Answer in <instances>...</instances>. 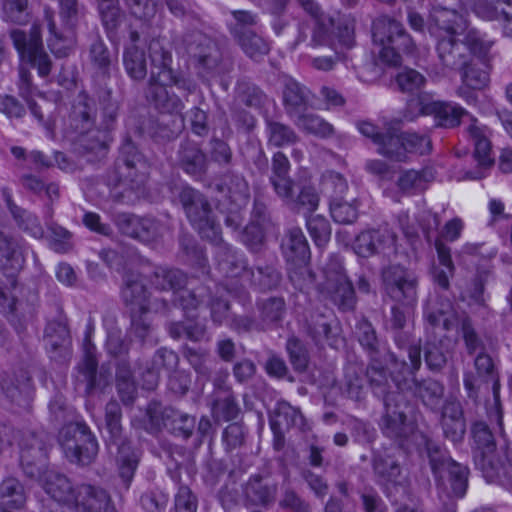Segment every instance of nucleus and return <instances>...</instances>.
<instances>
[{
	"label": "nucleus",
	"instance_id": "4be33fe9",
	"mask_svg": "<svg viewBox=\"0 0 512 512\" xmlns=\"http://www.w3.org/2000/svg\"><path fill=\"white\" fill-rule=\"evenodd\" d=\"M176 163L184 173L195 179H202L207 174L209 167L206 153L199 144L189 139L180 143Z\"/></svg>",
	"mask_w": 512,
	"mask_h": 512
},
{
	"label": "nucleus",
	"instance_id": "09e8293b",
	"mask_svg": "<svg viewBox=\"0 0 512 512\" xmlns=\"http://www.w3.org/2000/svg\"><path fill=\"white\" fill-rule=\"evenodd\" d=\"M386 330L392 334L394 343L400 349L405 348L412 340L409 317L405 310L397 305L391 308L390 317L386 321Z\"/></svg>",
	"mask_w": 512,
	"mask_h": 512
},
{
	"label": "nucleus",
	"instance_id": "680f3d73",
	"mask_svg": "<svg viewBox=\"0 0 512 512\" xmlns=\"http://www.w3.org/2000/svg\"><path fill=\"white\" fill-rule=\"evenodd\" d=\"M215 245L219 248L218 267L224 275L236 277L246 269L245 261L222 238L221 242Z\"/></svg>",
	"mask_w": 512,
	"mask_h": 512
},
{
	"label": "nucleus",
	"instance_id": "bb28decb",
	"mask_svg": "<svg viewBox=\"0 0 512 512\" xmlns=\"http://www.w3.org/2000/svg\"><path fill=\"white\" fill-rule=\"evenodd\" d=\"M467 29V21L459 12L445 7H435L430 16L431 33L444 32V36L456 37Z\"/></svg>",
	"mask_w": 512,
	"mask_h": 512
},
{
	"label": "nucleus",
	"instance_id": "c9c22d12",
	"mask_svg": "<svg viewBox=\"0 0 512 512\" xmlns=\"http://www.w3.org/2000/svg\"><path fill=\"white\" fill-rule=\"evenodd\" d=\"M396 235L389 230H366L361 232L354 241V251L360 257L368 258L379 253L386 243L393 244Z\"/></svg>",
	"mask_w": 512,
	"mask_h": 512
},
{
	"label": "nucleus",
	"instance_id": "052dcab7",
	"mask_svg": "<svg viewBox=\"0 0 512 512\" xmlns=\"http://www.w3.org/2000/svg\"><path fill=\"white\" fill-rule=\"evenodd\" d=\"M250 281L262 292L276 290L282 282V274L272 265L256 266L250 269Z\"/></svg>",
	"mask_w": 512,
	"mask_h": 512
},
{
	"label": "nucleus",
	"instance_id": "f03ea898",
	"mask_svg": "<svg viewBox=\"0 0 512 512\" xmlns=\"http://www.w3.org/2000/svg\"><path fill=\"white\" fill-rule=\"evenodd\" d=\"M120 108V101L109 88L98 89L94 96L80 91L72 103L70 125L79 134L111 132L116 128Z\"/></svg>",
	"mask_w": 512,
	"mask_h": 512
},
{
	"label": "nucleus",
	"instance_id": "412c9836",
	"mask_svg": "<svg viewBox=\"0 0 512 512\" xmlns=\"http://www.w3.org/2000/svg\"><path fill=\"white\" fill-rule=\"evenodd\" d=\"M439 411L443 437L454 444L462 443L466 434V420L460 402L446 399Z\"/></svg>",
	"mask_w": 512,
	"mask_h": 512
},
{
	"label": "nucleus",
	"instance_id": "c756f323",
	"mask_svg": "<svg viewBox=\"0 0 512 512\" xmlns=\"http://www.w3.org/2000/svg\"><path fill=\"white\" fill-rule=\"evenodd\" d=\"M281 251L287 264H309L310 248L305 235L298 227L291 228L284 235Z\"/></svg>",
	"mask_w": 512,
	"mask_h": 512
},
{
	"label": "nucleus",
	"instance_id": "f257e3e1",
	"mask_svg": "<svg viewBox=\"0 0 512 512\" xmlns=\"http://www.w3.org/2000/svg\"><path fill=\"white\" fill-rule=\"evenodd\" d=\"M149 57L151 72L144 88V97L149 105L158 112L175 115L179 118V124H176L175 121L170 124L161 119L152 124L149 130L151 138L156 142H167L181 132L184 123L182 110L185 107L182 99L170 89L175 86L177 89L191 94L195 91L196 84L172 68V54L158 39H153L150 42Z\"/></svg>",
	"mask_w": 512,
	"mask_h": 512
},
{
	"label": "nucleus",
	"instance_id": "7c9ffc66",
	"mask_svg": "<svg viewBox=\"0 0 512 512\" xmlns=\"http://www.w3.org/2000/svg\"><path fill=\"white\" fill-rule=\"evenodd\" d=\"M410 389L423 406L434 413L439 412L445 393L442 382L430 377L423 379L413 377Z\"/></svg>",
	"mask_w": 512,
	"mask_h": 512
},
{
	"label": "nucleus",
	"instance_id": "49530a36",
	"mask_svg": "<svg viewBox=\"0 0 512 512\" xmlns=\"http://www.w3.org/2000/svg\"><path fill=\"white\" fill-rule=\"evenodd\" d=\"M469 468L457 461H453L445 468L444 479L447 485L437 487L449 498H462L468 488Z\"/></svg>",
	"mask_w": 512,
	"mask_h": 512
},
{
	"label": "nucleus",
	"instance_id": "bf43d9fd",
	"mask_svg": "<svg viewBox=\"0 0 512 512\" xmlns=\"http://www.w3.org/2000/svg\"><path fill=\"white\" fill-rule=\"evenodd\" d=\"M24 243L21 239L12 235H6L0 241V256L5 260V265L13 271H19L24 267Z\"/></svg>",
	"mask_w": 512,
	"mask_h": 512
},
{
	"label": "nucleus",
	"instance_id": "39448f33",
	"mask_svg": "<svg viewBox=\"0 0 512 512\" xmlns=\"http://www.w3.org/2000/svg\"><path fill=\"white\" fill-rule=\"evenodd\" d=\"M177 201L190 224L202 238L212 244L221 242L220 225L217 223L212 205L204 193L191 186H183L177 195Z\"/></svg>",
	"mask_w": 512,
	"mask_h": 512
},
{
	"label": "nucleus",
	"instance_id": "8fccbe9b",
	"mask_svg": "<svg viewBox=\"0 0 512 512\" xmlns=\"http://www.w3.org/2000/svg\"><path fill=\"white\" fill-rule=\"evenodd\" d=\"M435 179L432 168L426 167L421 170H406L397 180L399 190L404 194L415 195L424 192L428 184Z\"/></svg>",
	"mask_w": 512,
	"mask_h": 512
},
{
	"label": "nucleus",
	"instance_id": "ea45409f",
	"mask_svg": "<svg viewBox=\"0 0 512 512\" xmlns=\"http://www.w3.org/2000/svg\"><path fill=\"white\" fill-rule=\"evenodd\" d=\"M445 338L436 334H427L423 345L424 361L427 368L434 373L441 372L447 365L451 352L445 344Z\"/></svg>",
	"mask_w": 512,
	"mask_h": 512
},
{
	"label": "nucleus",
	"instance_id": "a211bd4d",
	"mask_svg": "<svg viewBox=\"0 0 512 512\" xmlns=\"http://www.w3.org/2000/svg\"><path fill=\"white\" fill-rule=\"evenodd\" d=\"M423 316L427 334H436L435 330L440 326L444 331H450L454 328L457 320L452 302L441 295L430 296L427 299Z\"/></svg>",
	"mask_w": 512,
	"mask_h": 512
},
{
	"label": "nucleus",
	"instance_id": "338daca9",
	"mask_svg": "<svg viewBox=\"0 0 512 512\" xmlns=\"http://www.w3.org/2000/svg\"><path fill=\"white\" fill-rule=\"evenodd\" d=\"M289 169L290 162L286 155L282 152H276L272 158V174L269 178L276 194L281 193L286 187L295 182L288 176Z\"/></svg>",
	"mask_w": 512,
	"mask_h": 512
},
{
	"label": "nucleus",
	"instance_id": "20e7f679",
	"mask_svg": "<svg viewBox=\"0 0 512 512\" xmlns=\"http://www.w3.org/2000/svg\"><path fill=\"white\" fill-rule=\"evenodd\" d=\"M372 38L374 44L380 47V59L390 66H400L402 56L411 54L415 44L402 23L389 18H377L372 24Z\"/></svg>",
	"mask_w": 512,
	"mask_h": 512
},
{
	"label": "nucleus",
	"instance_id": "423d86ee",
	"mask_svg": "<svg viewBox=\"0 0 512 512\" xmlns=\"http://www.w3.org/2000/svg\"><path fill=\"white\" fill-rule=\"evenodd\" d=\"M397 390L385 399L384 412L380 418L379 427L386 438L403 448L414 434L416 425L409 420L408 413L412 410L411 402L399 389L401 383L393 377Z\"/></svg>",
	"mask_w": 512,
	"mask_h": 512
},
{
	"label": "nucleus",
	"instance_id": "de8ad7c7",
	"mask_svg": "<svg viewBox=\"0 0 512 512\" xmlns=\"http://www.w3.org/2000/svg\"><path fill=\"white\" fill-rule=\"evenodd\" d=\"M233 40L239 45L243 53L254 61H261L270 52V43L254 29L249 31H236Z\"/></svg>",
	"mask_w": 512,
	"mask_h": 512
},
{
	"label": "nucleus",
	"instance_id": "1a4fd4ad",
	"mask_svg": "<svg viewBox=\"0 0 512 512\" xmlns=\"http://www.w3.org/2000/svg\"><path fill=\"white\" fill-rule=\"evenodd\" d=\"M322 293L343 312L354 310L357 302L352 282L340 260L331 258L323 268Z\"/></svg>",
	"mask_w": 512,
	"mask_h": 512
},
{
	"label": "nucleus",
	"instance_id": "e2e57ef3",
	"mask_svg": "<svg viewBox=\"0 0 512 512\" xmlns=\"http://www.w3.org/2000/svg\"><path fill=\"white\" fill-rule=\"evenodd\" d=\"M97 11L107 34L115 33L123 21L124 11L119 0H96Z\"/></svg>",
	"mask_w": 512,
	"mask_h": 512
},
{
	"label": "nucleus",
	"instance_id": "69168bd1",
	"mask_svg": "<svg viewBox=\"0 0 512 512\" xmlns=\"http://www.w3.org/2000/svg\"><path fill=\"white\" fill-rule=\"evenodd\" d=\"M330 214L336 223L353 224L359 216V203L356 199L348 201L338 195L331 196Z\"/></svg>",
	"mask_w": 512,
	"mask_h": 512
},
{
	"label": "nucleus",
	"instance_id": "0eeeda50",
	"mask_svg": "<svg viewBox=\"0 0 512 512\" xmlns=\"http://www.w3.org/2000/svg\"><path fill=\"white\" fill-rule=\"evenodd\" d=\"M147 174L148 164L144 155L130 137L125 138L119 148L115 167L108 175V185L113 188L124 186L125 190H138L144 185Z\"/></svg>",
	"mask_w": 512,
	"mask_h": 512
},
{
	"label": "nucleus",
	"instance_id": "ddd939ff",
	"mask_svg": "<svg viewBox=\"0 0 512 512\" xmlns=\"http://www.w3.org/2000/svg\"><path fill=\"white\" fill-rule=\"evenodd\" d=\"M10 37L21 58L36 68L41 77H46L52 69V60L43 47L39 26L33 25L26 33L20 29H13Z\"/></svg>",
	"mask_w": 512,
	"mask_h": 512
},
{
	"label": "nucleus",
	"instance_id": "a878e982",
	"mask_svg": "<svg viewBox=\"0 0 512 512\" xmlns=\"http://www.w3.org/2000/svg\"><path fill=\"white\" fill-rule=\"evenodd\" d=\"M355 335L359 344L367 354L368 359L388 355L390 363L398 362L397 356L387 350L381 343L377 336L376 329L367 318L363 317L357 321L355 325Z\"/></svg>",
	"mask_w": 512,
	"mask_h": 512
},
{
	"label": "nucleus",
	"instance_id": "4468645a",
	"mask_svg": "<svg viewBox=\"0 0 512 512\" xmlns=\"http://www.w3.org/2000/svg\"><path fill=\"white\" fill-rule=\"evenodd\" d=\"M182 41L199 70L206 74L218 71L222 52L216 40L199 30H191L183 35Z\"/></svg>",
	"mask_w": 512,
	"mask_h": 512
},
{
	"label": "nucleus",
	"instance_id": "b1692460",
	"mask_svg": "<svg viewBox=\"0 0 512 512\" xmlns=\"http://www.w3.org/2000/svg\"><path fill=\"white\" fill-rule=\"evenodd\" d=\"M73 503L79 512H116L108 492L101 487L89 484L76 487Z\"/></svg>",
	"mask_w": 512,
	"mask_h": 512
},
{
	"label": "nucleus",
	"instance_id": "4c0bfd02",
	"mask_svg": "<svg viewBox=\"0 0 512 512\" xmlns=\"http://www.w3.org/2000/svg\"><path fill=\"white\" fill-rule=\"evenodd\" d=\"M164 427L174 436L189 439L195 430L196 418L171 406L161 411Z\"/></svg>",
	"mask_w": 512,
	"mask_h": 512
},
{
	"label": "nucleus",
	"instance_id": "f8f14e48",
	"mask_svg": "<svg viewBox=\"0 0 512 512\" xmlns=\"http://www.w3.org/2000/svg\"><path fill=\"white\" fill-rule=\"evenodd\" d=\"M20 467L29 479H40L47 469L50 439L44 432L24 433L20 443Z\"/></svg>",
	"mask_w": 512,
	"mask_h": 512
},
{
	"label": "nucleus",
	"instance_id": "2eb2a0df",
	"mask_svg": "<svg viewBox=\"0 0 512 512\" xmlns=\"http://www.w3.org/2000/svg\"><path fill=\"white\" fill-rule=\"evenodd\" d=\"M418 105L422 115L434 117L436 127L453 129L458 127L465 118L471 122L476 121L465 109L452 102L426 101L424 98H419Z\"/></svg>",
	"mask_w": 512,
	"mask_h": 512
},
{
	"label": "nucleus",
	"instance_id": "58836bf2",
	"mask_svg": "<svg viewBox=\"0 0 512 512\" xmlns=\"http://www.w3.org/2000/svg\"><path fill=\"white\" fill-rule=\"evenodd\" d=\"M113 448L116 449L115 461L118 476L122 481L124 489L128 490L138 467L140 454L132 447L130 441L121 445H115Z\"/></svg>",
	"mask_w": 512,
	"mask_h": 512
},
{
	"label": "nucleus",
	"instance_id": "774afa93",
	"mask_svg": "<svg viewBox=\"0 0 512 512\" xmlns=\"http://www.w3.org/2000/svg\"><path fill=\"white\" fill-rule=\"evenodd\" d=\"M211 412L216 421H232L238 417L241 408L234 394L211 398Z\"/></svg>",
	"mask_w": 512,
	"mask_h": 512
},
{
	"label": "nucleus",
	"instance_id": "dca6fc26",
	"mask_svg": "<svg viewBox=\"0 0 512 512\" xmlns=\"http://www.w3.org/2000/svg\"><path fill=\"white\" fill-rule=\"evenodd\" d=\"M242 493L245 506L267 509L276 501L278 484L268 475L253 474L243 484Z\"/></svg>",
	"mask_w": 512,
	"mask_h": 512
},
{
	"label": "nucleus",
	"instance_id": "6ab92c4d",
	"mask_svg": "<svg viewBox=\"0 0 512 512\" xmlns=\"http://www.w3.org/2000/svg\"><path fill=\"white\" fill-rule=\"evenodd\" d=\"M283 203L294 213H302L305 218L318 208L320 197L315 187L310 184L294 182L277 194Z\"/></svg>",
	"mask_w": 512,
	"mask_h": 512
},
{
	"label": "nucleus",
	"instance_id": "a18cd8bd",
	"mask_svg": "<svg viewBox=\"0 0 512 512\" xmlns=\"http://www.w3.org/2000/svg\"><path fill=\"white\" fill-rule=\"evenodd\" d=\"M423 453L429 461L437 487L447 488L444 471L454 461L448 451L434 440L425 438Z\"/></svg>",
	"mask_w": 512,
	"mask_h": 512
},
{
	"label": "nucleus",
	"instance_id": "9d476101",
	"mask_svg": "<svg viewBox=\"0 0 512 512\" xmlns=\"http://www.w3.org/2000/svg\"><path fill=\"white\" fill-rule=\"evenodd\" d=\"M473 439V458L475 465L487 481H494L501 469V462L496 455V440L490 427L484 421H476L471 426Z\"/></svg>",
	"mask_w": 512,
	"mask_h": 512
},
{
	"label": "nucleus",
	"instance_id": "0e129e2a",
	"mask_svg": "<svg viewBox=\"0 0 512 512\" xmlns=\"http://www.w3.org/2000/svg\"><path fill=\"white\" fill-rule=\"evenodd\" d=\"M123 63L126 73L135 81H142L147 76V61L144 50L137 45L125 48Z\"/></svg>",
	"mask_w": 512,
	"mask_h": 512
},
{
	"label": "nucleus",
	"instance_id": "4d7b16f0",
	"mask_svg": "<svg viewBox=\"0 0 512 512\" xmlns=\"http://www.w3.org/2000/svg\"><path fill=\"white\" fill-rule=\"evenodd\" d=\"M283 102L286 113L291 118L305 112L308 105V94L305 87L293 79H288L283 90Z\"/></svg>",
	"mask_w": 512,
	"mask_h": 512
},
{
	"label": "nucleus",
	"instance_id": "f3484780",
	"mask_svg": "<svg viewBox=\"0 0 512 512\" xmlns=\"http://www.w3.org/2000/svg\"><path fill=\"white\" fill-rule=\"evenodd\" d=\"M77 375L75 385L79 387L84 384L86 396H93L96 392L103 393L110 385L109 374L98 371V360L91 349H87L82 360L76 366Z\"/></svg>",
	"mask_w": 512,
	"mask_h": 512
},
{
	"label": "nucleus",
	"instance_id": "7ed1b4c3",
	"mask_svg": "<svg viewBox=\"0 0 512 512\" xmlns=\"http://www.w3.org/2000/svg\"><path fill=\"white\" fill-rule=\"evenodd\" d=\"M436 52L440 64L449 70L459 71L467 66L471 57L484 60L491 43L482 39L475 29L468 30L462 40L452 36L437 35Z\"/></svg>",
	"mask_w": 512,
	"mask_h": 512
},
{
	"label": "nucleus",
	"instance_id": "13d9d810",
	"mask_svg": "<svg viewBox=\"0 0 512 512\" xmlns=\"http://www.w3.org/2000/svg\"><path fill=\"white\" fill-rule=\"evenodd\" d=\"M130 346L131 340L123 334L119 327L113 325L108 328L105 348L108 355L115 360V368L121 362L130 364L128 359Z\"/></svg>",
	"mask_w": 512,
	"mask_h": 512
},
{
	"label": "nucleus",
	"instance_id": "e433bc0d",
	"mask_svg": "<svg viewBox=\"0 0 512 512\" xmlns=\"http://www.w3.org/2000/svg\"><path fill=\"white\" fill-rule=\"evenodd\" d=\"M104 427L106 431V445L112 450L113 446L129 442L124 435L122 426V408L115 399H110L104 409Z\"/></svg>",
	"mask_w": 512,
	"mask_h": 512
},
{
	"label": "nucleus",
	"instance_id": "5fc2aeb1",
	"mask_svg": "<svg viewBox=\"0 0 512 512\" xmlns=\"http://www.w3.org/2000/svg\"><path fill=\"white\" fill-rule=\"evenodd\" d=\"M27 501L24 485L16 477H7L0 483V503L3 507L19 510Z\"/></svg>",
	"mask_w": 512,
	"mask_h": 512
},
{
	"label": "nucleus",
	"instance_id": "6e6552de",
	"mask_svg": "<svg viewBox=\"0 0 512 512\" xmlns=\"http://www.w3.org/2000/svg\"><path fill=\"white\" fill-rule=\"evenodd\" d=\"M58 440L71 463L88 465L98 454L97 439L84 422L64 425L59 431Z\"/></svg>",
	"mask_w": 512,
	"mask_h": 512
},
{
	"label": "nucleus",
	"instance_id": "37998d69",
	"mask_svg": "<svg viewBox=\"0 0 512 512\" xmlns=\"http://www.w3.org/2000/svg\"><path fill=\"white\" fill-rule=\"evenodd\" d=\"M365 371L361 362L349 361L344 367L342 393L349 399L360 401L365 395Z\"/></svg>",
	"mask_w": 512,
	"mask_h": 512
},
{
	"label": "nucleus",
	"instance_id": "a19ab883",
	"mask_svg": "<svg viewBox=\"0 0 512 512\" xmlns=\"http://www.w3.org/2000/svg\"><path fill=\"white\" fill-rule=\"evenodd\" d=\"M378 154L396 161L406 162V148L404 144V134L398 127L391 123L385 125V134L377 146Z\"/></svg>",
	"mask_w": 512,
	"mask_h": 512
},
{
	"label": "nucleus",
	"instance_id": "5701e85b",
	"mask_svg": "<svg viewBox=\"0 0 512 512\" xmlns=\"http://www.w3.org/2000/svg\"><path fill=\"white\" fill-rule=\"evenodd\" d=\"M0 387L11 403L24 409L30 407L35 388L28 370L20 369L13 379L1 377Z\"/></svg>",
	"mask_w": 512,
	"mask_h": 512
},
{
	"label": "nucleus",
	"instance_id": "cd10ccee",
	"mask_svg": "<svg viewBox=\"0 0 512 512\" xmlns=\"http://www.w3.org/2000/svg\"><path fill=\"white\" fill-rule=\"evenodd\" d=\"M468 132L474 142L473 155L478 162V167L474 170L466 171L465 178L480 180L486 177V171L493 165V159L490 157L491 146L481 129L474 123L469 125Z\"/></svg>",
	"mask_w": 512,
	"mask_h": 512
},
{
	"label": "nucleus",
	"instance_id": "2f4dec72",
	"mask_svg": "<svg viewBox=\"0 0 512 512\" xmlns=\"http://www.w3.org/2000/svg\"><path fill=\"white\" fill-rule=\"evenodd\" d=\"M39 482L45 492L54 500L63 503H73L76 497V488L74 489L69 479L58 472L47 470L40 479H33Z\"/></svg>",
	"mask_w": 512,
	"mask_h": 512
},
{
	"label": "nucleus",
	"instance_id": "aec40b11",
	"mask_svg": "<svg viewBox=\"0 0 512 512\" xmlns=\"http://www.w3.org/2000/svg\"><path fill=\"white\" fill-rule=\"evenodd\" d=\"M45 348L54 360H65L70 354L71 336L67 318L60 314L57 319L48 321L44 329Z\"/></svg>",
	"mask_w": 512,
	"mask_h": 512
},
{
	"label": "nucleus",
	"instance_id": "3c124183",
	"mask_svg": "<svg viewBox=\"0 0 512 512\" xmlns=\"http://www.w3.org/2000/svg\"><path fill=\"white\" fill-rule=\"evenodd\" d=\"M459 71L462 73V81L466 85V88H459L458 94L465 97L469 102L474 101L476 99L475 95L467 88L473 90L484 88L489 82V73L475 62L473 56L471 57L470 63Z\"/></svg>",
	"mask_w": 512,
	"mask_h": 512
},
{
	"label": "nucleus",
	"instance_id": "f704fd0d",
	"mask_svg": "<svg viewBox=\"0 0 512 512\" xmlns=\"http://www.w3.org/2000/svg\"><path fill=\"white\" fill-rule=\"evenodd\" d=\"M258 319L264 331L281 326L287 306L284 297L270 296L256 302Z\"/></svg>",
	"mask_w": 512,
	"mask_h": 512
},
{
	"label": "nucleus",
	"instance_id": "c03bdc74",
	"mask_svg": "<svg viewBox=\"0 0 512 512\" xmlns=\"http://www.w3.org/2000/svg\"><path fill=\"white\" fill-rule=\"evenodd\" d=\"M372 470L380 484H396L402 472L398 459L387 451L373 453Z\"/></svg>",
	"mask_w": 512,
	"mask_h": 512
},
{
	"label": "nucleus",
	"instance_id": "473e14b6",
	"mask_svg": "<svg viewBox=\"0 0 512 512\" xmlns=\"http://www.w3.org/2000/svg\"><path fill=\"white\" fill-rule=\"evenodd\" d=\"M121 295L130 313L149 312L150 293L138 276L131 274L125 277Z\"/></svg>",
	"mask_w": 512,
	"mask_h": 512
},
{
	"label": "nucleus",
	"instance_id": "393cba45",
	"mask_svg": "<svg viewBox=\"0 0 512 512\" xmlns=\"http://www.w3.org/2000/svg\"><path fill=\"white\" fill-rule=\"evenodd\" d=\"M119 230L126 236L142 242L154 240L159 233L158 222L154 218L140 217L130 213H120L116 217Z\"/></svg>",
	"mask_w": 512,
	"mask_h": 512
},
{
	"label": "nucleus",
	"instance_id": "79ce46f5",
	"mask_svg": "<svg viewBox=\"0 0 512 512\" xmlns=\"http://www.w3.org/2000/svg\"><path fill=\"white\" fill-rule=\"evenodd\" d=\"M307 333L316 345L327 344L336 348L340 341L339 327L322 314L311 317L307 323Z\"/></svg>",
	"mask_w": 512,
	"mask_h": 512
},
{
	"label": "nucleus",
	"instance_id": "72a5a7b5",
	"mask_svg": "<svg viewBox=\"0 0 512 512\" xmlns=\"http://www.w3.org/2000/svg\"><path fill=\"white\" fill-rule=\"evenodd\" d=\"M389 361L388 355H382L369 359L366 367H364L365 376L369 386L378 398H382L383 403L385 399L392 395L394 391H390V383L388 379V371L385 362Z\"/></svg>",
	"mask_w": 512,
	"mask_h": 512
},
{
	"label": "nucleus",
	"instance_id": "6e6d98bb",
	"mask_svg": "<svg viewBox=\"0 0 512 512\" xmlns=\"http://www.w3.org/2000/svg\"><path fill=\"white\" fill-rule=\"evenodd\" d=\"M183 321H169L166 324L168 334L174 340L187 339L192 342H200L206 332V325L195 320L185 317Z\"/></svg>",
	"mask_w": 512,
	"mask_h": 512
},
{
	"label": "nucleus",
	"instance_id": "c85d7f7f",
	"mask_svg": "<svg viewBox=\"0 0 512 512\" xmlns=\"http://www.w3.org/2000/svg\"><path fill=\"white\" fill-rule=\"evenodd\" d=\"M148 278L155 290L171 291L173 295L186 288L189 280L186 272L170 266H156Z\"/></svg>",
	"mask_w": 512,
	"mask_h": 512
},
{
	"label": "nucleus",
	"instance_id": "864d4df0",
	"mask_svg": "<svg viewBox=\"0 0 512 512\" xmlns=\"http://www.w3.org/2000/svg\"><path fill=\"white\" fill-rule=\"evenodd\" d=\"M270 426H276L287 431L291 428L302 431L305 427V418L298 408L291 406L286 401H281L277 403L276 408L270 415Z\"/></svg>",
	"mask_w": 512,
	"mask_h": 512
},
{
	"label": "nucleus",
	"instance_id": "603ef678",
	"mask_svg": "<svg viewBox=\"0 0 512 512\" xmlns=\"http://www.w3.org/2000/svg\"><path fill=\"white\" fill-rule=\"evenodd\" d=\"M117 394L124 406H132L137 398V385L131 364L121 362L115 368Z\"/></svg>",
	"mask_w": 512,
	"mask_h": 512
},
{
	"label": "nucleus",
	"instance_id": "9b49d317",
	"mask_svg": "<svg viewBox=\"0 0 512 512\" xmlns=\"http://www.w3.org/2000/svg\"><path fill=\"white\" fill-rule=\"evenodd\" d=\"M381 276L384 289L392 300L406 307L416 304L419 276L415 271L394 264L383 268Z\"/></svg>",
	"mask_w": 512,
	"mask_h": 512
}]
</instances>
